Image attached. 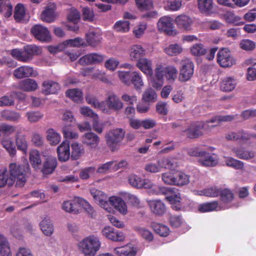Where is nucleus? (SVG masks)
Masks as SVG:
<instances>
[{
  "label": "nucleus",
  "mask_w": 256,
  "mask_h": 256,
  "mask_svg": "<svg viewBox=\"0 0 256 256\" xmlns=\"http://www.w3.org/2000/svg\"><path fill=\"white\" fill-rule=\"evenodd\" d=\"M224 18L228 23L236 26H242L244 24V22L241 21L242 18L240 16H236L232 12L226 13L224 14Z\"/></svg>",
  "instance_id": "obj_45"
},
{
  "label": "nucleus",
  "mask_w": 256,
  "mask_h": 256,
  "mask_svg": "<svg viewBox=\"0 0 256 256\" xmlns=\"http://www.w3.org/2000/svg\"><path fill=\"white\" fill-rule=\"evenodd\" d=\"M124 135L125 132L122 128H116L106 134V144L111 150L114 151L118 148V144L122 140Z\"/></svg>",
  "instance_id": "obj_5"
},
{
  "label": "nucleus",
  "mask_w": 256,
  "mask_h": 256,
  "mask_svg": "<svg viewBox=\"0 0 256 256\" xmlns=\"http://www.w3.org/2000/svg\"><path fill=\"white\" fill-rule=\"evenodd\" d=\"M12 6L8 0H0V12L6 17H9L12 14Z\"/></svg>",
  "instance_id": "obj_39"
},
{
  "label": "nucleus",
  "mask_w": 256,
  "mask_h": 256,
  "mask_svg": "<svg viewBox=\"0 0 256 256\" xmlns=\"http://www.w3.org/2000/svg\"><path fill=\"white\" fill-rule=\"evenodd\" d=\"M86 38L89 46H96L101 41V34L100 32L97 30H90L86 34Z\"/></svg>",
  "instance_id": "obj_23"
},
{
  "label": "nucleus",
  "mask_w": 256,
  "mask_h": 256,
  "mask_svg": "<svg viewBox=\"0 0 256 256\" xmlns=\"http://www.w3.org/2000/svg\"><path fill=\"white\" fill-rule=\"evenodd\" d=\"M157 95L155 91L152 88H148L145 90L142 94V100L144 102H154L156 100Z\"/></svg>",
  "instance_id": "obj_54"
},
{
  "label": "nucleus",
  "mask_w": 256,
  "mask_h": 256,
  "mask_svg": "<svg viewBox=\"0 0 256 256\" xmlns=\"http://www.w3.org/2000/svg\"><path fill=\"white\" fill-rule=\"evenodd\" d=\"M30 170V166L28 163L23 165L12 163L9 166V172L14 182L16 180L17 186H22L24 184L26 180V175Z\"/></svg>",
  "instance_id": "obj_3"
},
{
  "label": "nucleus",
  "mask_w": 256,
  "mask_h": 256,
  "mask_svg": "<svg viewBox=\"0 0 256 256\" xmlns=\"http://www.w3.org/2000/svg\"><path fill=\"white\" fill-rule=\"evenodd\" d=\"M56 166L57 160L56 158L49 156L44 162L41 171L44 174H50L54 171Z\"/></svg>",
  "instance_id": "obj_21"
},
{
  "label": "nucleus",
  "mask_w": 256,
  "mask_h": 256,
  "mask_svg": "<svg viewBox=\"0 0 256 256\" xmlns=\"http://www.w3.org/2000/svg\"><path fill=\"white\" fill-rule=\"evenodd\" d=\"M175 174L174 170L162 174V181L166 184L175 185L176 183Z\"/></svg>",
  "instance_id": "obj_47"
},
{
  "label": "nucleus",
  "mask_w": 256,
  "mask_h": 256,
  "mask_svg": "<svg viewBox=\"0 0 256 256\" xmlns=\"http://www.w3.org/2000/svg\"><path fill=\"white\" fill-rule=\"evenodd\" d=\"M157 68L160 70L162 71L160 73L163 77L165 76L168 80H174V76L176 72L174 68L169 66L164 68L161 66H158Z\"/></svg>",
  "instance_id": "obj_43"
},
{
  "label": "nucleus",
  "mask_w": 256,
  "mask_h": 256,
  "mask_svg": "<svg viewBox=\"0 0 256 256\" xmlns=\"http://www.w3.org/2000/svg\"><path fill=\"white\" fill-rule=\"evenodd\" d=\"M100 246L99 238L93 235L85 238L78 244V250L84 256H94Z\"/></svg>",
  "instance_id": "obj_2"
},
{
  "label": "nucleus",
  "mask_w": 256,
  "mask_h": 256,
  "mask_svg": "<svg viewBox=\"0 0 256 256\" xmlns=\"http://www.w3.org/2000/svg\"><path fill=\"white\" fill-rule=\"evenodd\" d=\"M58 159L61 162L67 161L70 156V144L66 141H64L57 148Z\"/></svg>",
  "instance_id": "obj_16"
},
{
  "label": "nucleus",
  "mask_w": 256,
  "mask_h": 256,
  "mask_svg": "<svg viewBox=\"0 0 256 256\" xmlns=\"http://www.w3.org/2000/svg\"><path fill=\"white\" fill-rule=\"evenodd\" d=\"M192 23V19L185 14L180 15L177 16V26L185 30H191V25Z\"/></svg>",
  "instance_id": "obj_30"
},
{
  "label": "nucleus",
  "mask_w": 256,
  "mask_h": 256,
  "mask_svg": "<svg viewBox=\"0 0 256 256\" xmlns=\"http://www.w3.org/2000/svg\"><path fill=\"white\" fill-rule=\"evenodd\" d=\"M152 227L154 231L160 236H166L168 234L169 228L166 226L158 223H152Z\"/></svg>",
  "instance_id": "obj_51"
},
{
  "label": "nucleus",
  "mask_w": 256,
  "mask_h": 256,
  "mask_svg": "<svg viewBox=\"0 0 256 256\" xmlns=\"http://www.w3.org/2000/svg\"><path fill=\"white\" fill-rule=\"evenodd\" d=\"M236 86V80L232 77H226L220 82V88L225 92L232 91Z\"/></svg>",
  "instance_id": "obj_27"
},
{
  "label": "nucleus",
  "mask_w": 256,
  "mask_h": 256,
  "mask_svg": "<svg viewBox=\"0 0 256 256\" xmlns=\"http://www.w3.org/2000/svg\"><path fill=\"white\" fill-rule=\"evenodd\" d=\"M237 115L216 116L206 122H197L192 124L185 130L187 137L190 139L198 138L203 135L202 130L206 124L215 122H231L236 118Z\"/></svg>",
  "instance_id": "obj_1"
},
{
  "label": "nucleus",
  "mask_w": 256,
  "mask_h": 256,
  "mask_svg": "<svg viewBox=\"0 0 256 256\" xmlns=\"http://www.w3.org/2000/svg\"><path fill=\"white\" fill-rule=\"evenodd\" d=\"M14 74L18 78H22L24 77H35L37 75V72L32 67L22 66L14 70Z\"/></svg>",
  "instance_id": "obj_14"
},
{
  "label": "nucleus",
  "mask_w": 256,
  "mask_h": 256,
  "mask_svg": "<svg viewBox=\"0 0 256 256\" xmlns=\"http://www.w3.org/2000/svg\"><path fill=\"white\" fill-rule=\"evenodd\" d=\"M46 138L51 145H56L60 141L61 136L54 129L50 128L46 131Z\"/></svg>",
  "instance_id": "obj_38"
},
{
  "label": "nucleus",
  "mask_w": 256,
  "mask_h": 256,
  "mask_svg": "<svg viewBox=\"0 0 256 256\" xmlns=\"http://www.w3.org/2000/svg\"><path fill=\"white\" fill-rule=\"evenodd\" d=\"M136 66L147 76H152L153 74L152 61L146 58H142L137 61Z\"/></svg>",
  "instance_id": "obj_15"
},
{
  "label": "nucleus",
  "mask_w": 256,
  "mask_h": 256,
  "mask_svg": "<svg viewBox=\"0 0 256 256\" xmlns=\"http://www.w3.org/2000/svg\"><path fill=\"white\" fill-rule=\"evenodd\" d=\"M190 51L194 56H200L204 55L206 52V49L204 48V46L201 44H195L192 46L190 48Z\"/></svg>",
  "instance_id": "obj_59"
},
{
  "label": "nucleus",
  "mask_w": 256,
  "mask_h": 256,
  "mask_svg": "<svg viewBox=\"0 0 256 256\" xmlns=\"http://www.w3.org/2000/svg\"><path fill=\"white\" fill-rule=\"evenodd\" d=\"M219 196L224 203H228L232 202L234 198V194L228 188H220Z\"/></svg>",
  "instance_id": "obj_48"
},
{
  "label": "nucleus",
  "mask_w": 256,
  "mask_h": 256,
  "mask_svg": "<svg viewBox=\"0 0 256 256\" xmlns=\"http://www.w3.org/2000/svg\"><path fill=\"white\" fill-rule=\"evenodd\" d=\"M14 182L12 178L9 171L6 168L0 169V188H4L6 186L10 187L13 186Z\"/></svg>",
  "instance_id": "obj_22"
},
{
  "label": "nucleus",
  "mask_w": 256,
  "mask_h": 256,
  "mask_svg": "<svg viewBox=\"0 0 256 256\" xmlns=\"http://www.w3.org/2000/svg\"><path fill=\"white\" fill-rule=\"evenodd\" d=\"M40 229L44 234L46 236H50L54 232L53 224L49 218H44L40 222Z\"/></svg>",
  "instance_id": "obj_33"
},
{
  "label": "nucleus",
  "mask_w": 256,
  "mask_h": 256,
  "mask_svg": "<svg viewBox=\"0 0 256 256\" xmlns=\"http://www.w3.org/2000/svg\"><path fill=\"white\" fill-rule=\"evenodd\" d=\"M190 182V176L184 172L177 171V186H184Z\"/></svg>",
  "instance_id": "obj_55"
},
{
  "label": "nucleus",
  "mask_w": 256,
  "mask_h": 256,
  "mask_svg": "<svg viewBox=\"0 0 256 256\" xmlns=\"http://www.w3.org/2000/svg\"><path fill=\"white\" fill-rule=\"evenodd\" d=\"M132 72L130 71H118V76L122 82L127 86H130L132 84Z\"/></svg>",
  "instance_id": "obj_53"
},
{
  "label": "nucleus",
  "mask_w": 256,
  "mask_h": 256,
  "mask_svg": "<svg viewBox=\"0 0 256 256\" xmlns=\"http://www.w3.org/2000/svg\"><path fill=\"white\" fill-rule=\"evenodd\" d=\"M29 160L30 163L34 168L38 170L40 168L42 160L40 152L36 150H32L30 152Z\"/></svg>",
  "instance_id": "obj_32"
},
{
  "label": "nucleus",
  "mask_w": 256,
  "mask_h": 256,
  "mask_svg": "<svg viewBox=\"0 0 256 256\" xmlns=\"http://www.w3.org/2000/svg\"><path fill=\"white\" fill-rule=\"evenodd\" d=\"M232 151L235 154V156L240 159L248 160L254 156V154L253 152L245 150L244 148H233Z\"/></svg>",
  "instance_id": "obj_31"
},
{
  "label": "nucleus",
  "mask_w": 256,
  "mask_h": 256,
  "mask_svg": "<svg viewBox=\"0 0 256 256\" xmlns=\"http://www.w3.org/2000/svg\"><path fill=\"white\" fill-rule=\"evenodd\" d=\"M18 87L25 92H32L37 90L38 84L34 80L26 78L20 82Z\"/></svg>",
  "instance_id": "obj_24"
},
{
  "label": "nucleus",
  "mask_w": 256,
  "mask_h": 256,
  "mask_svg": "<svg viewBox=\"0 0 256 256\" xmlns=\"http://www.w3.org/2000/svg\"><path fill=\"white\" fill-rule=\"evenodd\" d=\"M66 94L67 96L76 102H80L83 98L82 91L78 88L70 89L66 90Z\"/></svg>",
  "instance_id": "obj_37"
},
{
  "label": "nucleus",
  "mask_w": 256,
  "mask_h": 256,
  "mask_svg": "<svg viewBox=\"0 0 256 256\" xmlns=\"http://www.w3.org/2000/svg\"><path fill=\"white\" fill-rule=\"evenodd\" d=\"M218 207V202L213 201L201 204L198 207V210L201 212H212L216 210Z\"/></svg>",
  "instance_id": "obj_49"
},
{
  "label": "nucleus",
  "mask_w": 256,
  "mask_h": 256,
  "mask_svg": "<svg viewBox=\"0 0 256 256\" xmlns=\"http://www.w3.org/2000/svg\"><path fill=\"white\" fill-rule=\"evenodd\" d=\"M64 44L71 47H80L86 45L84 40L79 37L68 40L64 42Z\"/></svg>",
  "instance_id": "obj_60"
},
{
  "label": "nucleus",
  "mask_w": 256,
  "mask_h": 256,
  "mask_svg": "<svg viewBox=\"0 0 256 256\" xmlns=\"http://www.w3.org/2000/svg\"><path fill=\"white\" fill-rule=\"evenodd\" d=\"M159 31L172 36L174 32V20L169 16H164L160 18L158 24Z\"/></svg>",
  "instance_id": "obj_8"
},
{
  "label": "nucleus",
  "mask_w": 256,
  "mask_h": 256,
  "mask_svg": "<svg viewBox=\"0 0 256 256\" xmlns=\"http://www.w3.org/2000/svg\"><path fill=\"white\" fill-rule=\"evenodd\" d=\"M34 37L42 42H49L51 40L50 32L48 28L40 24L34 26L31 29Z\"/></svg>",
  "instance_id": "obj_10"
},
{
  "label": "nucleus",
  "mask_w": 256,
  "mask_h": 256,
  "mask_svg": "<svg viewBox=\"0 0 256 256\" xmlns=\"http://www.w3.org/2000/svg\"><path fill=\"white\" fill-rule=\"evenodd\" d=\"M189 230V226L180 216H177V231L182 234Z\"/></svg>",
  "instance_id": "obj_61"
},
{
  "label": "nucleus",
  "mask_w": 256,
  "mask_h": 256,
  "mask_svg": "<svg viewBox=\"0 0 256 256\" xmlns=\"http://www.w3.org/2000/svg\"><path fill=\"white\" fill-rule=\"evenodd\" d=\"M28 121L31 123L36 122L44 117V114L40 111H29L26 113Z\"/></svg>",
  "instance_id": "obj_40"
},
{
  "label": "nucleus",
  "mask_w": 256,
  "mask_h": 256,
  "mask_svg": "<svg viewBox=\"0 0 256 256\" xmlns=\"http://www.w3.org/2000/svg\"><path fill=\"white\" fill-rule=\"evenodd\" d=\"M160 72L156 67L155 70L154 75L152 78V85L156 89H160L164 84V78Z\"/></svg>",
  "instance_id": "obj_36"
},
{
  "label": "nucleus",
  "mask_w": 256,
  "mask_h": 256,
  "mask_svg": "<svg viewBox=\"0 0 256 256\" xmlns=\"http://www.w3.org/2000/svg\"><path fill=\"white\" fill-rule=\"evenodd\" d=\"M154 194L157 195L163 194L166 196V200L172 205L174 210H176V192L174 188L158 187Z\"/></svg>",
  "instance_id": "obj_9"
},
{
  "label": "nucleus",
  "mask_w": 256,
  "mask_h": 256,
  "mask_svg": "<svg viewBox=\"0 0 256 256\" xmlns=\"http://www.w3.org/2000/svg\"><path fill=\"white\" fill-rule=\"evenodd\" d=\"M124 104L120 98L114 93H109L104 100L102 101L101 111L110 114L112 110L119 111L123 108Z\"/></svg>",
  "instance_id": "obj_4"
},
{
  "label": "nucleus",
  "mask_w": 256,
  "mask_h": 256,
  "mask_svg": "<svg viewBox=\"0 0 256 256\" xmlns=\"http://www.w3.org/2000/svg\"><path fill=\"white\" fill-rule=\"evenodd\" d=\"M135 230L144 239L148 241H151L153 240V235L152 233L148 229L144 227L136 226Z\"/></svg>",
  "instance_id": "obj_57"
},
{
  "label": "nucleus",
  "mask_w": 256,
  "mask_h": 256,
  "mask_svg": "<svg viewBox=\"0 0 256 256\" xmlns=\"http://www.w3.org/2000/svg\"><path fill=\"white\" fill-rule=\"evenodd\" d=\"M194 72V64L189 58L182 60L180 62L179 80L185 82L189 80Z\"/></svg>",
  "instance_id": "obj_6"
},
{
  "label": "nucleus",
  "mask_w": 256,
  "mask_h": 256,
  "mask_svg": "<svg viewBox=\"0 0 256 256\" xmlns=\"http://www.w3.org/2000/svg\"><path fill=\"white\" fill-rule=\"evenodd\" d=\"M0 114L4 120L14 122H18L20 118V114L14 111L4 110L0 112Z\"/></svg>",
  "instance_id": "obj_34"
},
{
  "label": "nucleus",
  "mask_w": 256,
  "mask_h": 256,
  "mask_svg": "<svg viewBox=\"0 0 256 256\" xmlns=\"http://www.w3.org/2000/svg\"><path fill=\"white\" fill-rule=\"evenodd\" d=\"M145 54L144 49L140 45L133 46L130 51V57L132 60L138 61Z\"/></svg>",
  "instance_id": "obj_28"
},
{
  "label": "nucleus",
  "mask_w": 256,
  "mask_h": 256,
  "mask_svg": "<svg viewBox=\"0 0 256 256\" xmlns=\"http://www.w3.org/2000/svg\"><path fill=\"white\" fill-rule=\"evenodd\" d=\"M16 144L18 150L22 151L24 154H26L28 145L27 141L24 136H20L17 138Z\"/></svg>",
  "instance_id": "obj_58"
},
{
  "label": "nucleus",
  "mask_w": 256,
  "mask_h": 256,
  "mask_svg": "<svg viewBox=\"0 0 256 256\" xmlns=\"http://www.w3.org/2000/svg\"><path fill=\"white\" fill-rule=\"evenodd\" d=\"M23 50L26 62H30L34 56L40 53L39 48L35 45H28L24 46Z\"/></svg>",
  "instance_id": "obj_26"
},
{
  "label": "nucleus",
  "mask_w": 256,
  "mask_h": 256,
  "mask_svg": "<svg viewBox=\"0 0 256 256\" xmlns=\"http://www.w3.org/2000/svg\"><path fill=\"white\" fill-rule=\"evenodd\" d=\"M100 138L94 133L89 132L82 137V142L90 148H96L98 144Z\"/></svg>",
  "instance_id": "obj_17"
},
{
  "label": "nucleus",
  "mask_w": 256,
  "mask_h": 256,
  "mask_svg": "<svg viewBox=\"0 0 256 256\" xmlns=\"http://www.w3.org/2000/svg\"><path fill=\"white\" fill-rule=\"evenodd\" d=\"M109 202L110 205L113 206L120 213L123 214H126L127 206L122 198L118 196H112L109 198Z\"/></svg>",
  "instance_id": "obj_19"
},
{
  "label": "nucleus",
  "mask_w": 256,
  "mask_h": 256,
  "mask_svg": "<svg viewBox=\"0 0 256 256\" xmlns=\"http://www.w3.org/2000/svg\"><path fill=\"white\" fill-rule=\"evenodd\" d=\"M128 182L129 184L136 188H142V178L134 174H132L128 176Z\"/></svg>",
  "instance_id": "obj_56"
},
{
  "label": "nucleus",
  "mask_w": 256,
  "mask_h": 256,
  "mask_svg": "<svg viewBox=\"0 0 256 256\" xmlns=\"http://www.w3.org/2000/svg\"><path fill=\"white\" fill-rule=\"evenodd\" d=\"M198 7L202 12H208L213 6L212 0H198Z\"/></svg>",
  "instance_id": "obj_46"
},
{
  "label": "nucleus",
  "mask_w": 256,
  "mask_h": 256,
  "mask_svg": "<svg viewBox=\"0 0 256 256\" xmlns=\"http://www.w3.org/2000/svg\"><path fill=\"white\" fill-rule=\"evenodd\" d=\"M0 254L1 256H12L10 244L6 238L0 234Z\"/></svg>",
  "instance_id": "obj_35"
},
{
  "label": "nucleus",
  "mask_w": 256,
  "mask_h": 256,
  "mask_svg": "<svg viewBox=\"0 0 256 256\" xmlns=\"http://www.w3.org/2000/svg\"><path fill=\"white\" fill-rule=\"evenodd\" d=\"M60 88L58 84L52 80H44L42 84V92L45 95L55 94Z\"/></svg>",
  "instance_id": "obj_20"
},
{
  "label": "nucleus",
  "mask_w": 256,
  "mask_h": 256,
  "mask_svg": "<svg viewBox=\"0 0 256 256\" xmlns=\"http://www.w3.org/2000/svg\"><path fill=\"white\" fill-rule=\"evenodd\" d=\"M225 163L228 166L236 170H243L244 168V163L232 157L226 158Z\"/></svg>",
  "instance_id": "obj_41"
},
{
  "label": "nucleus",
  "mask_w": 256,
  "mask_h": 256,
  "mask_svg": "<svg viewBox=\"0 0 256 256\" xmlns=\"http://www.w3.org/2000/svg\"><path fill=\"white\" fill-rule=\"evenodd\" d=\"M148 202L151 212L154 215L162 216L166 212V206L161 200H150Z\"/></svg>",
  "instance_id": "obj_12"
},
{
  "label": "nucleus",
  "mask_w": 256,
  "mask_h": 256,
  "mask_svg": "<svg viewBox=\"0 0 256 256\" xmlns=\"http://www.w3.org/2000/svg\"><path fill=\"white\" fill-rule=\"evenodd\" d=\"M114 251L119 256H134L136 252V248L132 244L116 248Z\"/></svg>",
  "instance_id": "obj_29"
},
{
  "label": "nucleus",
  "mask_w": 256,
  "mask_h": 256,
  "mask_svg": "<svg viewBox=\"0 0 256 256\" xmlns=\"http://www.w3.org/2000/svg\"><path fill=\"white\" fill-rule=\"evenodd\" d=\"M132 84L134 85V87L136 90H140L144 86V82L140 74L136 71L132 72L131 78Z\"/></svg>",
  "instance_id": "obj_42"
},
{
  "label": "nucleus",
  "mask_w": 256,
  "mask_h": 256,
  "mask_svg": "<svg viewBox=\"0 0 256 256\" xmlns=\"http://www.w3.org/2000/svg\"><path fill=\"white\" fill-rule=\"evenodd\" d=\"M2 145L4 148L10 154L14 156L16 153V150L12 142L9 140H4L2 142Z\"/></svg>",
  "instance_id": "obj_64"
},
{
  "label": "nucleus",
  "mask_w": 256,
  "mask_h": 256,
  "mask_svg": "<svg viewBox=\"0 0 256 256\" xmlns=\"http://www.w3.org/2000/svg\"><path fill=\"white\" fill-rule=\"evenodd\" d=\"M252 137H256V135L249 134L243 130L238 132H232L226 134L225 138L228 140H240L246 141Z\"/></svg>",
  "instance_id": "obj_11"
},
{
  "label": "nucleus",
  "mask_w": 256,
  "mask_h": 256,
  "mask_svg": "<svg viewBox=\"0 0 256 256\" xmlns=\"http://www.w3.org/2000/svg\"><path fill=\"white\" fill-rule=\"evenodd\" d=\"M71 157L74 160H78L84 154V148L77 142H74L71 145Z\"/></svg>",
  "instance_id": "obj_50"
},
{
  "label": "nucleus",
  "mask_w": 256,
  "mask_h": 256,
  "mask_svg": "<svg viewBox=\"0 0 256 256\" xmlns=\"http://www.w3.org/2000/svg\"><path fill=\"white\" fill-rule=\"evenodd\" d=\"M217 62L222 68H229L235 64V60L232 56L228 48H220L216 56Z\"/></svg>",
  "instance_id": "obj_7"
},
{
  "label": "nucleus",
  "mask_w": 256,
  "mask_h": 256,
  "mask_svg": "<svg viewBox=\"0 0 256 256\" xmlns=\"http://www.w3.org/2000/svg\"><path fill=\"white\" fill-rule=\"evenodd\" d=\"M162 166L160 165V160L156 162H148L146 164L144 170L150 173H158L162 171Z\"/></svg>",
  "instance_id": "obj_44"
},
{
  "label": "nucleus",
  "mask_w": 256,
  "mask_h": 256,
  "mask_svg": "<svg viewBox=\"0 0 256 256\" xmlns=\"http://www.w3.org/2000/svg\"><path fill=\"white\" fill-rule=\"evenodd\" d=\"M104 56L97 53H91L86 54L78 60L81 65H88L95 64H98L104 60Z\"/></svg>",
  "instance_id": "obj_13"
},
{
  "label": "nucleus",
  "mask_w": 256,
  "mask_h": 256,
  "mask_svg": "<svg viewBox=\"0 0 256 256\" xmlns=\"http://www.w3.org/2000/svg\"><path fill=\"white\" fill-rule=\"evenodd\" d=\"M56 5L54 4H50L47 6L41 15V19L46 22H51L54 20L55 15L54 11Z\"/></svg>",
  "instance_id": "obj_25"
},
{
  "label": "nucleus",
  "mask_w": 256,
  "mask_h": 256,
  "mask_svg": "<svg viewBox=\"0 0 256 256\" xmlns=\"http://www.w3.org/2000/svg\"><path fill=\"white\" fill-rule=\"evenodd\" d=\"M114 28L118 32H128L130 29V23L126 20L118 21L114 26Z\"/></svg>",
  "instance_id": "obj_52"
},
{
  "label": "nucleus",
  "mask_w": 256,
  "mask_h": 256,
  "mask_svg": "<svg viewBox=\"0 0 256 256\" xmlns=\"http://www.w3.org/2000/svg\"><path fill=\"white\" fill-rule=\"evenodd\" d=\"M80 198H75L73 200L64 201L62 205V209L66 212L77 214L79 212Z\"/></svg>",
  "instance_id": "obj_18"
},
{
  "label": "nucleus",
  "mask_w": 256,
  "mask_h": 256,
  "mask_svg": "<svg viewBox=\"0 0 256 256\" xmlns=\"http://www.w3.org/2000/svg\"><path fill=\"white\" fill-rule=\"evenodd\" d=\"M25 14V10L22 4H18L15 8L14 17L16 22L22 20Z\"/></svg>",
  "instance_id": "obj_62"
},
{
  "label": "nucleus",
  "mask_w": 256,
  "mask_h": 256,
  "mask_svg": "<svg viewBox=\"0 0 256 256\" xmlns=\"http://www.w3.org/2000/svg\"><path fill=\"white\" fill-rule=\"evenodd\" d=\"M86 100L88 104L92 105L94 108H98L100 110H101L102 102H100L95 96L88 94L86 97Z\"/></svg>",
  "instance_id": "obj_63"
}]
</instances>
